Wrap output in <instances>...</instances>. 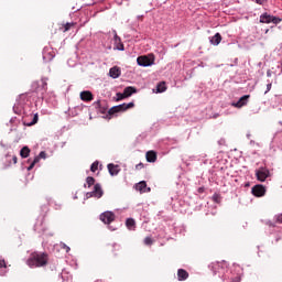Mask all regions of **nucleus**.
I'll use <instances>...</instances> for the list:
<instances>
[{"mask_svg": "<svg viewBox=\"0 0 282 282\" xmlns=\"http://www.w3.org/2000/svg\"><path fill=\"white\" fill-rule=\"evenodd\" d=\"M145 158L148 162L153 163L158 160V153L155 151H148Z\"/></svg>", "mask_w": 282, "mask_h": 282, "instance_id": "12", "label": "nucleus"}, {"mask_svg": "<svg viewBox=\"0 0 282 282\" xmlns=\"http://www.w3.org/2000/svg\"><path fill=\"white\" fill-rule=\"evenodd\" d=\"M36 122H39V113L34 115L33 121L31 122V124H36Z\"/></svg>", "mask_w": 282, "mask_h": 282, "instance_id": "27", "label": "nucleus"}, {"mask_svg": "<svg viewBox=\"0 0 282 282\" xmlns=\"http://www.w3.org/2000/svg\"><path fill=\"white\" fill-rule=\"evenodd\" d=\"M135 191H139V193H150L151 188L147 187V182L141 181L135 185Z\"/></svg>", "mask_w": 282, "mask_h": 282, "instance_id": "9", "label": "nucleus"}, {"mask_svg": "<svg viewBox=\"0 0 282 282\" xmlns=\"http://www.w3.org/2000/svg\"><path fill=\"white\" fill-rule=\"evenodd\" d=\"M95 180H94V177H91V176H88L87 178H86V184L88 185V188H90V186H94V184H95Z\"/></svg>", "mask_w": 282, "mask_h": 282, "instance_id": "22", "label": "nucleus"}, {"mask_svg": "<svg viewBox=\"0 0 282 282\" xmlns=\"http://www.w3.org/2000/svg\"><path fill=\"white\" fill-rule=\"evenodd\" d=\"M12 160H13V164H17V156H13Z\"/></svg>", "mask_w": 282, "mask_h": 282, "instance_id": "38", "label": "nucleus"}, {"mask_svg": "<svg viewBox=\"0 0 282 282\" xmlns=\"http://www.w3.org/2000/svg\"><path fill=\"white\" fill-rule=\"evenodd\" d=\"M282 19L281 18H276L274 15H272L271 18V23H274V25H279V23H281Z\"/></svg>", "mask_w": 282, "mask_h": 282, "instance_id": "23", "label": "nucleus"}, {"mask_svg": "<svg viewBox=\"0 0 282 282\" xmlns=\"http://www.w3.org/2000/svg\"><path fill=\"white\" fill-rule=\"evenodd\" d=\"M275 219L279 224H282V214L275 216Z\"/></svg>", "mask_w": 282, "mask_h": 282, "instance_id": "31", "label": "nucleus"}, {"mask_svg": "<svg viewBox=\"0 0 282 282\" xmlns=\"http://www.w3.org/2000/svg\"><path fill=\"white\" fill-rule=\"evenodd\" d=\"M268 226H274V224H272L271 221L267 223Z\"/></svg>", "mask_w": 282, "mask_h": 282, "instance_id": "39", "label": "nucleus"}, {"mask_svg": "<svg viewBox=\"0 0 282 282\" xmlns=\"http://www.w3.org/2000/svg\"><path fill=\"white\" fill-rule=\"evenodd\" d=\"M26 264L29 268H43V265H47V256L41 252H33L26 260Z\"/></svg>", "mask_w": 282, "mask_h": 282, "instance_id": "1", "label": "nucleus"}, {"mask_svg": "<svg viewBox=\"0 0 282 282\" xmlns=\"http://www.w3.org/2000/svg\"><path fill=\"white\" fill-rule=\"evenodd\" d=\"M248 98H250V95L242 96L237 102L232 104V107H236L237 109H241V107H246V105H248Z\"/></svg>", "mask_w": 282, "mask_h": 282, "instance_id": "8", "label": "nucleus"}, {"mask_svg": "<svg viewBox=\"0 0 282 282\" xmlns=\"http://www.w3.org/2000/svg\"><path fill=\"white\" fill-rule=\"evenodd\" d=\"M251 193L254 197H263L265 195V187L263 185H256L252 187Z\"/></svg>", "mask_w": 282, "mask_h": 282, "instance_id": "7", "label": "nucleus"}, {"mask_svg": "<svg viewBox=\"0 0 282 282\" xmlns=\"http://www.w3.org/2000/svg\"><path fill=\"white\" fill-rule=\"evenodd\" d=\"M267 76L270 78V76H272V73H270V70H268Z\"/></svg>", "mask_w": 282, "mask_h": 282, "instance_id": "37", "label": "nucleus"}, {"mask_svg": "<svg viewBox=\"0 0 282 282\" xmlns=\"http://www.w3.org/2000/svg\"><path fill=\"white\" fill-rule=\"evenodd\" d=\"M132 107H134L133 102H129V104H121L119 106H113L110 110L109 113L110 116H113V113H120V111H127V109H131Z\"/></svg>", "mask_w": 282, "mask_h": 282, "instance_id": "3", "label": "nucleus"}, {"mask_svg": "<svg viewBox=\"0 0 282 282\" xmlns=\"http://www.w3.org/2000/svg\"><path fill=\"white\" fill-rule=\"evenodd\" d=\"M271 89H272V83H269L267 85V90L264 91V94H268Z\"/></svg>", "mask_w": 282, "mask_h": 282, "instance_id": "28", "label": "nucleus"}, {"mask_svg": "<svg viewBox=\"0 0 282 282\" xmlns=\"http://www.w3.org/2000/svg\"><path fill=\"white\" fill-rule=\"evenodd\" d=\"M124 98H127V96L124 95V93H118V94H117V100H124Z\"/></svg>", "mask_w": 282, "mask_h": 282, "instance_id": "25", "label": "nucleus"}, {"mask_svg": "<svg viewBox=\"0 0 282 282\" xmlns=\"http://www.w3.org/2000/svg\"><path fill=\"white\" fill-rule=\"evenodd\" d=\"M281 73H282V69H281Z\"/></svg>", "mask_w": 282, "mask_h": 282, "instance_id": "41", "label": "nucleus"}, {"mask_svg": "<svg viewBox=\"0 0 282 282\" xmlns=\"http://www.w3.org/2000/svg\"><path fill=\"white\" fill-rule=\"evenodd\" d=\"M156 91H158V94H164V91H166V84L165 83H160L156 86Z\"/></svg>", "mask_w": 282, "mask_h": 282, "instance_id": "20", "label": "nucleus"}, {"mask_svg": "<svg viewBox=\"0 0 282 282\" xmlns=\"http://www.w3.org/2000/svg\"><path fill=\"white\" fill-rule=\"evenodd\" d=\"M87 197H97V199H100L102 197V187H100V184H96L94 191L87 193Z\"/></svg>", "mask_w": 282, "mask_h": 282, "instance_id": "6", "label": "nucleus"}, {"mask_svg": "<svg viewBox=\"0 0 282 282\" xmlns=\"http://www.w3.org/2000/svg\"><path fill=\"white\" fill-rule=\"evenodd\" d=\"M90 171L96 173L98 171V161L94 162L90 166Z\"/></svg>", "mask_w": 282, "mask_h": 282, "instance_id": "24", "label": "nucleus"}, {"mask_svg": "<svg viewBox=\"0 0 282 282\" xmlns=\"http://www.w3.org/2000/svg\"><path fill=\"white\" fill-rule=\"evenodd\" d=\"M128 230H135V220L133 218H128L126 221Z\"/></svg>", "mask_w": 282, "mask_h": 282, "instance_id": "17", "label": "nucleus"}, {"mask_svg": "<svg viewBox=\"0 0 282 282\" xmlns=\"http://www.w3.org/2000/svg\"><path fill=\"white\" fill-rule=\"evenodd\" d=\"M209 41L212 45H219V43H221V34L216 33Z\"/></svg>", "mask_w": 282, "mask_h": 282, "instance_id": "15", "label": "nucleus"}, {"mask_svg": "<svg viewBox=\"0 0 282 282\" xmlns=\"http://www.w3.org/2000/svg\"><path fill=\"white\" fill-rule=\"evenodd\" d=\"M6 268H7V265H6V260H1V259H0V270H2V271L0 272L1 275L6 274Z\"/></svg>", "mask_w": 282, "mask_h": 282, "instance_id": "21", "label": "nucleus"}, {"mask_svg": "<svg viewBox=\"0 0 282 282\" xmlns=\"http://www.w3.org/2000/svg\"><path fill=\"white\" fill-rule=\"evenodd\" d=\"M123 94H124L126 98H129V96H133V94H135V88H133L131 86L126 87L123 90Z\"/></svg>", "mask_w": 282, "mask_h": 282, "instance_id": "18", "label": "nucleus"}, {"mask_svg": "<svg viewBox=\"0 0 282 282\" xmlns=\"http://www.w3.org/2000/svg\"><path fill=\"white\" fill-rule=\"evenodd\" d=\"M108 171H109L110 175H112V176L118 175V173H120V166L109 163Z\"/></svg>", "mask_w": 282, "mask_h": 282, "instance_id": "11", "label": "nucleus"}, {"mask_svg": "<svg viewBox=\"0 0 282 282\" xmlns=\"http://www.w3.org/2000/svg\"><path fill=\"white\" fill-rule=\"evenodd\" d=\"M35 164L31 163V165L28 167V171H32L34 169Z\"/></svg>", "mask_w": 282, "mask_h": 282, "instance_id": "35", "label": "nucleus"}, {"mask_svg": "<svg viewBox=\"0 0 282 282\" xmlns=\"http://www.w3.org/2000/svg\"><path fill=\"white\" fill-rule=\"evenodd\" d=\"M256 177L258 182H265V180L270 177V170H268L267 167H260L256 170Z\"/></svg>", "mask_w": 282, "mask_h": 282, "instance_id": "4", "label": "nucleus"}, {"mask_svg": "<svg viewBox=\"0 0 282 282\" xmlns=\"http://www.w3.org/2000/svg\"><path fill=\"white\" fill-rule=\"evenodd\" d=\"M120 74H121L120 68L116 67V66L110 68V70H109L110 78H119Z\"/></svg>", "mask_w": 282, "mask_h": 282, "instance_id": "13", "label": "nucleus"}, {"mask_svg": "<svg viewBox=\"0 0 282 282\" xmlns=\"http://www.w3.org/2000/svg\"><path fill=\"white\" fill-rule=\"evenodd\" d=\"M137 63L140 67H151V65H155V55L149 54L139 56Z\"/></svg>", "mask_w": 282, "mask_h": 282, "instance_id": "2", "label": "nucleus"}, {"mask_svg": "<svg viewBox=\"0 0 282 282\" xmlns=\"http://www.w3.org/2000/svg\"><path fill=\"white\" fill-rule=\"evenodd\" d=\"M256 3H258L259 6H263V3H265V0H256Z\"/></svg>", "mask_w": 282, "mask_h": 282, "instance_id": "32", "label": "nucleus"}, {"mask_svg": "<svg viewBox=\"0 0 282 282\" xmlns=\"http://www.w3.org/2000/svg\"><path fill=\"white\" fill-rule=\"evenodd\" d=\"M21 158H30V148L23 147L20 151Z\"/></svg>", "mask_w": 282, "mask_h": 282, "instance_id": "19", "label": "nucleus"}, {"mask_svg": "<svg viewBox=\"0 0 282 282\" xmlns=\"http://www.w3.org/2000/svg\"><path fill=\"white\" fill-rule=\"evenodd\" d=\"M62 248L66 249V252H69V250H70L69 247L65 243H62Z\"/></svg>", "mask_w": 282, "mask_h": 282, "instance_id": "33", "label": "nucleus"}, {"mask_svg": "<svg viewBox=\"0 0 282 282\" xmlns=\"http://www.w3.org/2000/svg\"><path fill=\"white\" fill-rule=\"evenodd\" d=\"M80 99L84 100L85 102H89L94 100V95L89 90H85L80 93Z\"/></svg>", "mask_w": 282, "mask_h": 282, "instance_id": "10", "label": "nucleus"}, {"mask_svg": "<svg viewBox=\"0 0 282 282\" xmlns=\"http://www.w3.org/2000/svg\"><path fill=\"white\" fill-rule=\"evenodd\" d=\"M119 50H120V52L124 51V46H121V48H119Z\"/></svg>", "mask_w": 282, "mask_h": 282, "instance_id": "40", "label": "nucleus"}, {"mask_svg": "<svg viewBox=\"0 0 282 282\" xmlns=\"http://www.w3.org/2000/svg\"><path fill=\"white\" fill-rule=\"evenodd\" d=\"M177 278H178V281H186V279H188V272L184 269H178Z\"/></svg>", "mask_w": 282, "mask_h": 282, "instance_id": "14", "label": "nucleus"}, {"mask_svg": "<svg viewBox=\"0 0 282 282\" xmlns=\"http://www.w3.org/2000/svg\"><path fill=\"white\" fill-rule=\"evenodd\" d=\"M37 158H42V160H45V158H46V154H45V152L44 151H42V152H40V154L37 155Z\"/></svg>", "mask_w": 282, "mask_h": 282, "instance_id": "29", "label": "nucleus"}, {"mask_svg": "<svg viewBox=\"0 0 282 282\" xmlns=\"http://www.w3.org/2000/svg\"><path fill=\"white\" fill-rule=\"evenodd\" d=\"M69 28H72V24L67 23L65 26V31L67 32V30H69Z\"/></svg>", "mask_w": 282, "mask_h": 282, "instance_id": "36", "label": "nucleus"}, {"mask_svg": "<svg viewBox=\"0 0 282 282\" xmlns=\"http://www.w3.org/2000/svg\"><path fill=\"white\" fill-rule=\"evenodd\" d=\"M144 243H145V246H151V243H153V239H151V237H147L144 239Z\"/></svg>", "mask_w": 282, "mask_h": 282, "instance_id": "26", "label": "nucleus"}, {"mask_svg": "<svg viewBox=\"0 0 282 282\" xmlns=\"http://www.w3.org/2000/svg\"><path fill=\"white\" fill-rule=\"evenodd\" d=\"M260 23H272V15L264 13L260 15Z\"/></svg>", "mask_w": 282, "mask_h": 282, "instance_id": "16", "label": "nucleus"}, {"mask_svg": "<svg viewBox=\"0 0 282 282\" xmlns=\"http://www.w3.org/2000/svg\"><path fill=\"white\" fill-rule=\"evenodd\" d=\"M41 161V156H35L34 160H33V164H39V162Z\"/></svg>", "mask_w": 282, "mask_h": 282, "instance_id": "30", "label": "nucleus"}, {"mask_svg": "<svg viewBox=\"0 0 282 282\" xmlns=\"http://www.w3.org/2000/svg\"><path fill=\"white\" fill-rule=\"evenodd\" d=\"M100 221H102L104 224H111V221H113L116 219V214H113L112 212H104L100 216Z\"/></svg>", "mask_w": 282, "mask_h": 282, "instance_id": "5", "label": "nucleus"}, {"mask_svg": "<svg viewBox=\"0 0 282 282\" xmlns=\"http://www.w3.org/2000/svg\"><path fill=\"white\" fill-rule=\"evenodd\" d=\"M115 41L118 43L120 41V37L118 36V33L115 32Z\"/></svg>", "mask_w": 282, "mask_h": 282, "instance_id": "34", "label": "nucleus"}]
</instances>
